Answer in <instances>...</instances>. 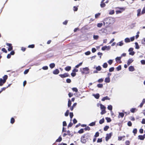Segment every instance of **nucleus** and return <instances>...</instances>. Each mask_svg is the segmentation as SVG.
Returning <instances> with one entry per match:
<instances>
[{"label":"nucleus","mask_w":145,"mask_h":145,"mask_svg":"<svg viewBox=\"0 0 145 145\" xmlns=\"http://www.w3.org/2000/svg\"><path fill=\"white\" fill-rule=\"evenodd\" d=\"M89 68L87 67L83 68L81 71L82 73L83 74H88L89 72Z\"/></svg>","instance_id":"obj_3"},{"label":"nucleus","mask_w":145,"mask_h":145,"mask_svg":"<svg viewBox=\"0 0 145 145\" xmlns=\"http://www.w3.org/2000/svg\"><path fill=\"white\" fill-rule=\"evenodd\" d=\"M66 81L67 83H70L71 82V80L69 78L67 79Z\"/></svg>","instance_id":"obj_60"},{"label":"nucleus","mask_w":145,"mask_h":145,"mask_svg":"<svg viewBox=\"0 0 145 145\" xmlns=\"http://www.w3.org/2000/svg\"><path fill=\"white\" fill-rule=\"evenodd\" d=\"M97 86L99 88H102L103 86V85L102 84H99L97 85Z\"/></svg>","instance_id":"obj_37"},{"label":"nucleus","mask_w":145,"mask_h":145,"mask_svg":"<svg viewBox=\"0 0 145 145\" xmlns=\"http://www.w3.org/2000/svg\"><path fill=\"white\" fill-rule=\"evenodd\" d=\"M133 48H130L128 50V51L130 52L129 54L132 56H133L135 54V52L133 51Z\"/></svg>","instance_id":"obj_5"},{"label":"nucleus","mask_w":145,"mask_h":145,"mask_svg":"<svg viewBox=\"0 0 145 145\" xmlns=\"http://www.w3.org/2000/svg\"><path fill=\"white\" fill-rule=\"evenodd\" d=\"M71 100L69 99L68 101V107H70L71 106Z\"/></svg>","instance_id":"obj_46"},{"label":"nucleus","mask_w":145,"mask_h":145,"mask_svg":"<svg viewBox=\"0 0 145 145\" xmlns=\"http://www.w3.org/2000/svg\"><path fill=\"white\" fill-rule=\"evenodd\" d=\"M138 138L139 139L141 140H143L144 139V137L142 135H139L138 136Z\"/></svg>","instance_id":"obj_21"},{"label":"nucleus","mask_w":145,"mask_h":145,"mask_svg":"<svg viewBox=\"0 0 145 145\" xmlns=\"http://www.w3.org/2000/svg\"><path fill=\"white\" fill-rule=\"evenodd\" d=\"M135 44L136 45L135 48L137 49H138L139 48V45L138 44V43L137 42H136L135 43Z\"/></svg>","instance_id":"obj_36"},{"label":"nucleus","mask_w":145,"mask_h":145,"mask_svg":"<svg viewBox=\"0 0 145 145\" xmlns=\"http://www.w3.org/2000/svg\"><path fill=\"white\" fill-rule=\"evenodd\" d=\"M108 62L110 65H111L113 63V61L112 60L110 59L108 61Z\"/></svg>","instance_id":"obj_55"},{"label":"nucleus","mask_w":145,"mask_h":145,"mask_svg":"<svg viewBox=\"0 0 145 145\" xmlns=\"http://www.w3.org/2000/svg\"><path fill=\"white\" fill-rule=\"evenodd\" d=\"M121 66L120 65L116 68V69L118 71H119L121 69Z\"/></svg>","instance_id":"obj_47"},{"label":"nucleus","mask_w":145,"mask_h":145,"mask_svg":"<svg viewBox=\"0 0 145 145\" xmlns=\"http://www.w3.org/2000/svg\"><path fill=\"white\" fill-rule=\"evenodd\" d=\"M121 58V57H117L116 58V61L118 62V61H120L119 63H121V61L120 60Z\"/></svg>","instance_id":"obj_16"},{"label":"nucleus","mask_w":145,"mask_h":145,"mask_svg":"<svg viewBox=\"0 0 145 145\" xmlns=\"http://www.w3.org/2000/svg\"><path fill=\"white\" fill-rule=\"evenodd\" d=\"M125 144L126 145H129L130 144V142L129 141H126L125 142Z\"/></svg>","instance_id":"obj_64"},{"label":"nucleus","mask_w":145,"mask_h":145,"mask_svg":"<svg viewBox=\"0 0 145 145\" xmlns=\"http://www.w3.org/2000/svg\"><path fill=\"white\" fill-rule=\"evenodd\" d=\"M133 61V59L130 58L127 61V65H129L131 63H132Z\"/></svg>","instance_id":"obj_10"},{"label":"nucleus","mask_w":145,"mask_h":145,"mask_svg":"<svg viewBox=\"0 0 145 145\" xmlns=\"http://www.w3.org/2000/svg\"><path fill=\"white\" fill-rule=\"evenodd\" d=\"M10 85V84L8 85V86H7L6 87H4L2 88L1 89V91H1V93L2 92V91H3L5 90L6 88H7Z\"/></svg>","instance_id":"obj_27"},{"label":"nucleus","mask_w":145,"mask_h":145,"mask_svg":"<svg viewBox=\"0 0 145 145\" xmlns=\"http://www.w3.org/2000/svg\"><path fill=\"white\" fill-rule=\"evenodd\" d=\"M71 69V67L69 66H68L65 67V69L67 71H70Z\"/></svg>","instance_id":"obj_14"},{"label":"nucleus","mask_w":145,"mask_h":145,"mask_svg":"<svg viewBox=\"0 0 145 145\" xmlns=\"http://www.w3.org/2000/svg\"><path fill=\"white\" fill-rule=\"evenodd\" d=\"M103 78H100L98 80V82L99 83H101L103 82Z\"/></svg>","instance_id":"obj_54"},{"label":"nucleus","mask_w":145,"mask_h":145,"mask_svg":"<svg viewBox=\"0 0 145 145\" xmlns=\"http://www.w3.org/2000/svg\"><path fill=\"white\" fill-rule=\"evenodd\" d=\"M117 44L120 46H122L123 44V43L122 41H121L119 42H118V43Z\"/></svg>","instance_id":"obj_41"},{"label":"nucleus","mask_w":145,"mask_h":145,"mask_svg":"<svg viewBox=\"0 0 145 145\" xmlns=\"http://www.w3.org/2000/svg\"><path fill=\"white\" fill-rule=\"evenodd\" d=\"M105 119L106 120L107 122H110L111 121V120L110 118L106 117V118Z\"/></svg>","instance_id":"obj_24"},{"label":"nucleus","mask_w":145,"mask_h":145,"mask_svg":"<svg viewBox=\"0 0 145 145\" xmlns=\"http://www.w3.org/2000/svg\"><path fill=\"white\" fill-rule=\"evenodd\" d=\"M6 82L4 81L2 78H0V86H2Z\"/></svg>","instance_id":"obj_11"},{"label":"nucleus","mask_w":145,"mask_h":145,"mask_svg":"<svg viewBox=\"0 0 145 145\" xmlns=\"http://www.w3.org/2000/svg\"><path fill=\"white\" fill-rule=\"evenodd\" d=\"M111 47L110 46H104L103 47L101 48V50H110V49Z\"/></svg>","instance_id":"obj_4"},{"label":"nucleus","mask_w":145,"mask_h":145,"mask_svg":"<svg viewBox=\"0 0 145 145\" xmlns=\"http://www.w3.org/2000/svg\"><path fill=\"white\" fill-rule=\"evenodd\" d=\"M106 112L105 110V109H102V111L101 112V114L103 115L106 113Z\"/></svg>","instance_id":"obj_42"},{"label":"nucleus","mask_w":145,"mask_h":145,"mask_svg":"<svg viewBox=\"0 0 145 145\" xmlns=\"http://www.w3.org/2000/svg\"><path fill=\"white\" fill-rule=\"evenodd\" d=\"M59 76L61 78H63L70 76L67 73H65L63 74H59Z\"/></svg>","instance_id":"obj_2"},{"label":"nucleus","mask_w":145,"mask_h":145,"mask_svg":"<svg viewBox=\"0 0 145 145\" xmlns=\"http://www.w3.org/2000/svg\"><path fill=\"white\" fill-rule=\"evenodd\" d=\"M6 45L9 47L8 49L9 51H10L13 49V47L12 46V44H11L7 43Z\"/></svg>","instance_id":"obj_6"},{"label":"nucleus","mask_w":145,"mask_h":145,"mask_svg":"<svg viewBox=\"0 0 145 145\" xmlns=\"http://www.w3.org/2000/svg\"><path fill=\"white\" fill-rule=\"evenodd\" d=\"M100 31L102 32V33H105L106 31V29H102Z\"/></svg>","instance_id":"obj_57"},{"label":"nucleus","mask_w":145,"mask_h":145,"mask_svg":"<svg viewBox=\"0 0 145 145\" xmlns=\"http://www.w3.org/2000/svg\"><path fill=\"white\" fill-rule=\"evenodd\" d=\"M59 72V71L58 69H56L53 71V73L54 74H57Z\"/></svg>","instance_id":"obj_8"},{"label":"nucleus","mask_w":145,"mask_h":145,"mask_svg":"<svg viewBox=\"0 0 145 145\" xmlns=\"http://www.w3.org/2000/svg\"><path fill=\"white\" fill-rule=\"evenodd\" d=\"M114 10H112L110 11L109 12V14L112 15L114 14Z\"/></svg>","instance_id":"obj_40"},{"label":"nucleus","mask_w":145,"mask_h":145,"mask_svg":"<svg viewBox=\"0 0 145 145\" xmlns=\"http://www.w3.org/2000/svg\"><path fill=\"white\" fill-rule=\"evenodd\" d=\"M55 65L54 63H52L50 64L49 66L51 69L54 68L55 67Z\"/></svg>","instance_id":"obj_19"},{"label":"nucleus","mask_w":145,"mask_h":145,"mask_svg":"<svg viewBox=\"0 0 145 145\" xmlns=\"http://www.w3.org/2000/svg\"><path fill=\"white\" fill-rule=\"evenodd\" d=\"M62 140V138L60 137H59V138L56 140V142H60Z\"/></svg>","instance_id":"obj_23"},{"label":"nucleus","mask_w":145,"mask_h":145,"mask_svg":"<svg viewBox=\"0 0 145 145\" xmlns=\"http://www.w3.org/2000/svg\"><path fill=\"white\" fill-rule=\"evenodd\" d=\"M124 115V114L123 112H119L118 118H120V116L121 118H122L123 117Z\"/></svg>","instance_id":"obj_18"},{"label":"nucleus","mask_w":145,"mask_h":145,"mask_svg":"<svg viewBox=\"0 0 145 145\" xmlns=\"http://www.w3.org/2000/svg\"><path fill=\"white\" fill-rule=\"evenodd\" d=\"M99 133L98 132H97L96 133L95 135H94L95 137H99Z\"/></svg>","instance_id":"obj_45"},{"label":"nucleus","mask_w":145,"mask_h":145,"mask_svg":"<svg viewBox=\"0 0 145 145\" xmlns=\"http://www.w3.org/2000/svg\"><path fill=\"white\" fill-rule=\"evenodd\" d=\"M110 81V79L109 77H107L105 78V82L106 83H109Z\"/></svg>","instance_id":"obj_17"},{"label":"nucleus","mask_w":145,"mask_h":145,"mask_svg":"<svg viewBox=\"0 0 145 145\" xmlns=\"http://www.w3.org/2000/svg\"><path fill=\"white\" fill-rule=\"evenodd\" d=\"M84 132V129H81L78 131V133L79 134H82Z\"/></svg>","instance_id":"obj_25"},{"label":"nucleus","mask_w":145,"mask_h":145,"mask_svg":"<svg viewBox=\"0 0 145 145\" xmlns=\"http://www.w3.org/2000/svg\"><path fill=\"white\" fill-rule=\"evenodd\" d=\"M129 71H134L135 69L133 66H131L129 67Z\"/></svg>","instance_id":"obj_12"},{"label":"nucleus","mask_w":145,"mask_h":145,"mask_svg":"<svg viewBox=\"0 0 145 145\" xmlns=\"http://www.w3.org/2000/svg\"><path fill=\"white\" fill-rule=\"evenodd\" d=\"M133 132L135 134L137 133V129H134L133 130Z\"/></svg>","instance_id":"obj_48"},{"label":"nucleus","mask_w":145,"mask_h":145,"mask_svg":"<svg viewBox=\"0 0 145 145\" xmlns=\"http://www.w3.org/2000/svg\"><path fill=\"white\" fill-rule=\"evenodd\" d=\"M3 80H4L5 82L6 81V80L8 78V76L7 75H5L3 77Z\"/></svg>","instance_id":"obj_32"},{"label":"nucleus","mask_w":145,"mask_h":145,"mask_svg":"<svg viewBox=\"0 0 145 145\" xmlns=\"http://www.w3.org/2000/svg\"><path fill=\"white\" fill-rule=\"evenodd\" d=\"M96 69L97 71H100L101 69V68L100 66H98L96 68Z\"/></svg>","instance_id":"obj_30"},{"label":"nucleus","mask_w":145,"mask_h":145,"mask_svg":"<svg viewBox=\"0 0 145 145\" xmlns=\"http://www.w3.org/2000/svg\"><path fill=\"white\" fill-rule=\"evenodd\" d=\"M109 128V126L106 125L104 128V130L105 131H107Z\"/></svg>","instance_id":"obj_26"},{"label":"nucleus","mask_w":145,"mask_h":145,"mask_svg":"<svg viewBox=\"0 0 145 145\" xmlns=\"http://www.w3.org/2000/svg\"><path fill=\"white\" fill-rule=\"evenodd\" d=\"M127 125L131 127L132 126V123L130 121H129L127 122Z\"/></svg>","instance_id":"obj_51"},{"label":"nucleus","mask_w":145,"mask_h":145,"mask_svg":"<svg viewBox=\"0 0 145 145\" xmlns=\"http://www.w3.org/2000/svg\"><path fill=\"white\" fill-rule=\"evenodd\" d=\"M77 105V103H74L73 105L72 106V107L71 109H73L74 108H75V107Z\"/></svg>","instance_id":"obj_59"},{"label":"nucleus","mask_w":145,"mask_h":145,"mask_svg":"<svg viewBox=\"0 0 145 145\" xmlns=\"http://www.w3.org/2000/svg\"><path fill=\"white\" fill-rule=\"evenodd\" d=\"M2 51L5 53H7V51L5 48H3L1 49Z\"/></svg>","instance_id":"obj_56"},{"label":"nucleus","mask_w":145,"mask_h":145,"mask_svg":"<svg viewBox=\"0 0 145 145\" xmlns=\"http://www.w3.org/2000/svg\"><path fill=\"white\" fill-rule=\"evenodd\" d=\"M141 9H138L137 10V16H140L141 15Z\"/></svg>","instance_id":"obj_15"},{"label":"nucleus","mask_w":145,"mask_h":145,"mask_svg":"<svg viewBox=\"0 0 145 145\" xmlns=\"http://www.w3.org/2000/svg\"><path fill=\"white\" fill-rule=\"evenodd\" d=\"M103 66L104 68H106L108 67V65L106 63H104L103 65Z\"/></svg>","instance_id":"obj_34"},{"label":"nucleus","mask_w":145,"mask_h":145,"mask_svg":"<svg viewBox=\"0 0 145 145\" xmlns=\"http://www.w3.org/2000/svg\"><path fill=\"white\" fill-rule=\"evenodd\" d=\"M141 62L142 64L143 65L145 64V60H142L141 61Z\"/></svg>","instance_id":"obj_63"},{"label":"nucleus","mask_w":145,"mask_h":145,"mask_svg":"<svg viewBox=\"0 0 145 145\" xmlns=\"http://www.w3.org/2000/svg\"><path fill=\"white\" fill-rule=\"evenodd\" d=\"M82 64V62H81L79 63L75 67L76 68H78Z\"/></svg>","instance_id":"obj_50"},{"label":"nucleus","mask_w":145,"mask_h":145,"mask_svg":"<svg viewBox=\"0 0 145 145\" xmlns=\"http://www.w3.org/2000/svg\"><path fill=\"white\" fill-rule=\"evenodd\" d=\"M14 121L15 120L14 118H11L10 120V123L12 124H13L14 123Z\"/></svg>","instance_id":"obj_33"},{"label":"nucleus","mask_w":145,"mask_h":145,"mask_svg":"<svg viewBox=\"0 0 145 145\" xmlns=\"http://www.w3.org/2000/svg\"><path fill=\"white\" fill-rule=\"evenodd\" d=\"M72 90L76 92H77L78 91V89L76 88H72Z\"/></svg>","instance_id":"obj_44"},{"label":"nucleus","mask_w":145,"mask_h":145,"mask_svg":"<svg viewBox=\"0 0 145 145\" xmlns=\"http://www.w3.org/2000/svg\"><path fill=\"white\" fill-rule=\"evenodd\" d=\"M110 98H109L108 96H106L105 97H103L102 99V101H104L106 100H110Z\"/></svg>","instance_id":"obj_13"},{"label":"nucleus","mask_w":145,"mask_h":145,"mask_svg":"<svg viewBox=\"0 0 145 145\" xmlns=\"http://www.w3.org/2000/svg\"><path fill=\"white\" fill-rule=\"evenodd\" d=\"M95 125V122H92L89 124V125L90 126H92Z\"/></svg>","instance_id":"obj_29"},{"label":"nucleus","mask_w":145,"mask_h":145,"mask_svg":"<svg viewBox=\"0 0 145 145\" xmlns=\"http://www.w3.org/2000/svg\"><path fill=\"white\" fill-rule=\"evenodd\" d=\"M71 74L72 76L74 77L76 75V72H72L71 73Z\"/></svg>","instance_id":"obj_61"},{"label":"nucleus","mask_w":145,"mask_h":145,"mask_svg":"<svg viewBox=\"0 0 145 145\" xmlns=\"http://www.w3.org/2000/svg\"><path fill=\"white\" fill-rule=\"evenodd\" d=\"M124 40L126 43L129 42H130V39L128 38H126Z\"/></svg>","instance_id":"obj_20"},{"label":"nucleus","mask_w":145,"mask_h":145,"mask_svg":"<svg viewBox=\"0 0 145 145\" xmlns=\"http://www.w3.org/2000/svg\"><path fill=\"white\" fill-rule=\"evenodd\" d=\"M90 134L89 133L84 134L81 137V142L83 143H85L86 140H88L90 138Z\"/></svg>","instance_id":"obj_1"},{"label":"nucleus","mask_w":145,"mask_h":145,"mask_svg":"<svg viewBox=\"0 0 145 145\" xmlns=\"http://www.w3.org/2000/svg\"><path fill=\"white\" fill-rule=\"evenodd\" d=\"M102 138H98L97 139V142H102Z\"/></svg>","instance_id":"obj_62"},{"label":"nucleus","mask_w":145,"mask_h":145,"mask_svg":"<svg viewBox=\"0 0 145 145\" xmlns=\"http://www.w3.org/2000/svg\"><path fill=\"white\" fill-rule=\"evenodd\" d=\"M28 47L29 48H33L35 47V45L33 44L30 45L28 46Z\"/></svg>","instance_id":"obj_43"},{"label":"nucleus","mask_w":145,"mask_h":145,"mask_svg":"<svg viewBox=\"0 0 145 145\" xmlns=\"http://www.w3.org/2000/svg\"><path fill=\"white\" fill-rule=\"evenodd\" d=\"M93 38L94 39L97 40L99 39V36L97 35H94Z\"/></svg>","instance_id":"obj_31"},{"label":"nucleus","mask_w":145,"mask_h":145,"mask_svg":"<svg viewBox=\"0 0 145 145\" xmlns=\"http://www.w3.org/2000/svg\"><path fill=\"white\" fill-rule=\"evenodd\" d=\"M114 67H112L109 69V71L112 72L114 71Z\"/></svg>","instance_id":"obj_49"},{"label":"nucleus","mask_w":145,"mask_h":145,"mask_svg":"<svg viewBox=\"0 0 145 145\" xmlns=\"http://www.w3.org/2000/svg\"><path fill=\"white\" fill-rule=\"evenodd\" d=\"M141 14H145V7H144L143 8V9H142V11L141 12Z\"/></svg>","instance_id":"obj_52"},{"label":"nucleus","mask_w":145,"mask_h":145,"mask_svg":"<svg viewBox=\"0 0 145 145\" xmlns=\"http://www.w3.org/2000/svg\"><path fill=\"white\" fill-rule=\"evenodd\" d=\"M93 96L95 97L96 99H98L99 97V95L98 93H97L96 94L93 95Z\"/></svg>","instance_id":"obj_22"},{"label":"nucleus","mask_w":145,"mask_h":145,"mask_svg":"<svg viewBox=\"0 0 145 145\" xmlns=\"http://www.w3.org/2000/svg\"><path fill=\"white\" fill-rule=\"evenodd\" d=\"M101 14L100 13H98L97 14H96L95 15V18H97Z\"/></svg>","instance_id":"obj_35"},{"label":"nucleus","mask_w":145,"mask_h":145,"mask_svg":"<svg viewBox=\"0 0 145 145\" xmlns=\"http://www.w3.org/2000/svg\"><path fill=\"white\" fill-rule=\"evenodd\" d=\"M84 130L86 131H89L90 130V128L89 126H87L85 128H84Z\"/></svg>","instance_id":"obj_38"},{"label":"nucleus","mask_w":145,"mask_h":145,"mask_svg":"<svg viewBox=\"0 0 145 145\" xmlns=\"http://www.w3.org/2000/svg\"><path fill=\"white\" fill-rule=\"evenodd\" d=\"M106 6L105 4L104 3H101L100 6L102 8L105 7Z\"/></svg>","instance_id":"obj_39"},{"label":"nucleus","mask_w":145,"mask_h":145,"mask_svg":"<svg viewBox=\"0 0 145 145\" xmlns=\"http://www.w3.org/2000/svg\"><path fill=\"white\" fill-rule=\"evenodd\" d=\"M48 69V67L47 66H45L42 67V69L44 70H47Z\"/></svg>","instance_id":"obj_58"},{"label":"nucleus","mask_w":145,"mask_h":145,"mask_svg":"<svg viewBox=\"0 0 145 145\" xmlns=\"http://www.w3.org/2000/svg\"><path fill=\"white\" fill-rule=\"evenodd\" d=\"M97 105L98 107H100L101 109H106V107L104 105H103L102 104L98 103Z\"/></svg>","instance_id":"obj_9"},{"label":"nucleus","mask_w":145,"mask_h":145,"mask_svg":"<svg viewBox=\"0 0 145 145\" xmlns=\"http://www.w3.org/2000/svg\"><path fill=\"white\" fill-rule=\"evenodd\" d=\"M105 120L104 118L100 120L99 123L100 124H102L104 122Z\"/></svg>","instance_id":"obj_28"},{"label":"nucleus","mask_w":145,"mask_h":145,"mask_svg":"<svg viewBox=\"0 0 145 145\" xmlns=\"http://www.w3.org/2000/svg\"><path fill=\"white\" fill-rule=\"evenodd\" d=\"M78 9V7H77L74 6L73 7V10L74 11H76Z\"/></svg>","instance_id":"obj_53"},{"label":"nucleus","mask_w":145,"mask_h":145,"mask_svg":"<svg viewBox=\"0 0 145 145\" xmlns=\"http://www.w3.org/2000/svg\"><path fill=\"white\" fill-rule=\"evenodd\" d=\"M106 137L105 138L106 140L108 141V140L112 136V134L110 133L109 134H107L106 135Z\"/></svg>","instance_id":"obj_7"}]
</instances>
